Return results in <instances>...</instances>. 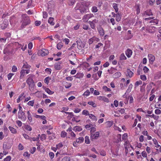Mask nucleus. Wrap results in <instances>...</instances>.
<instances>
[{
	"mask_svg": "<svg viewBox=\"0 0 161 161\" xmlns=\"http://www.w3.org/2000/svg\"><path fill=\"white\" fill-rule=\"evenodd\" d=\"M23 68L25 69H30L31 67V66L29 65L27 62L24 64L23 66Z\"/></svg>",
	"mask_w": 161,
	"mask_h": 161,
	"instance_id": "a19ab883",
	"label": "nucleus"
},
{
	"mask_svg": "<svg viewBox=\"0 0 161 161\" xmlns=\"http://www.w3.org/2000/svg\"><path fill=\"white\" fill-rule=\"evenodd\" d=\"M40 137L41 140L43 141L46 139L47 136L45 134H42L41 136H40Z\"/></svg>",
	"mask_w": 161,
	"mask_h": 161,
	"instance_id": "4c0bfd02",
	"label": "nucleus"
},
{
	"mask_svg": "<svg viewBox=\"0 0 161 161\" xmlns=\"http://www.w3.org/2000/svg\"><path fill=\"white\" fill-rule=\"evenodd\" d=\"M84 74L83 73H78L75 75L74 76L76 78L80 79L83 77Z\"/></svg>",
	"mask_w": 161,
	"mask_h": 161,
	"instance_id": "aec40b11",
	"label": "nucleus"
},
{
	"mask_svg": "<svg viewBox=\"0 0 161 161\" xmlns=\"http://www.w3.org/2000/svg\"><path fill=\"white\" fill-rule=\"evenodd\" d=\"M113 7L115 9L116 12H117L118 11V5L117 3H114L113 4Z\"/></svg>",
	"mask_w": 161,
	"mask_h": 161,
	"instance_id": "473e14b6",
	"label": "nucleus"
},
{
	"mask_svg": "<svg viewBox=\"0 0 161 161\" xmlns=\"http://www.w3.org/2000/svg\"><path fill=\"white\" fill-rule=\"evenodd\" d=\"M89 116L90 119L93 121H96L97 120V118L93 114H90Z\"/></svg>",
	"mask_w": 161,
	"mask_h": 161,
	"instance_id": "b1692460",
	"label": "nucleus"
},
{
	"mask_svg": "<svg viewBox=\"0 0 161 161\" xmlns=\"http://www.w3.org/2000/svg\"><path fill=\"white\" fill-rule=\"evenodd\" d=\"M86 7H88L90 6L92 3L90 1H84L82 3Z\"/></svg>",
	"mask_w": 161,
	"mask_h": 161,
	"instance_id": "4be33fe9",
	"label": "nucleus"
},
{
	"mask_svg": "<svg viewBox=\"0 0 161 161\" xmlns=\"http://www.w3.org/2000/svg\"><path fill=\"white\" fill-rule=\"evenodd\" d=\"M63 46V45L62 42H59L57 45V47L58 50L61 49Z\"/></svg>",
	"mask_w": 161,
	"mask_h": 161,
	"instance_id": "ea45409f",
	"label": "nucleus"
},
{
	"mask_svg": "<svg viewBox=\"0 0 161 161\" xmlns=\"http://www.w3.org/2000/svg\"><path fill=\"white\" fill-rule=\"evenodd\" d=\"M85 143L86 144H89L90 143V141L89 138V137L86 136L85 137Z\"/></svg>",
	"mask_w": 161,
	"mask_h": 161,
	"instance_id": "e433bc0d",
	"label": "nucleus"
},
{
	"mask_svg": "<svg viewBox=\"0 0 161 161\" xmlns=\"http://www.w3.org/2000/svg\"><path fill=\"white\" fill-rule=\"evenodd\" d=\"M35 117L36 118H40L42 119H46V117L44 115H36Z\"/></svg>",
	"mask_w": 161,
	"mask_h": 161,
	"instance_id": "72a5a7b5",
	"label": "nucleus"
},
{
	"mask_svg": "<svg viewBox=\"0 0 161 161\" xmlns=\"http://www.w3.org/2000/svg\"><path fill=\"white\" fill-rule=\"evenodd\" d=\"M107 125L108 127H110L113 124V122L112 121H108L106 122Z\"/></svg>",
	"mask_w": 161,
	"mask_h": 161,
	"instance_id": "8fccbe9b",
	"label": "nucleus"
},
{
	"mask_svg": "<svg viewBox=\"0 0 161 161\" xmlns=\"http://www.w3.org/2000/svg\"><path fill=\"white\" fill-rule=\"evenodd\" d=\"M70 158L69 157L66 156L64 157L61 161H70Z\"/></svg>",
	"mask_w": 161,
	"mask_h": 161,
	"instance_id": "37998d69",
	"label": "nucleus"
},
{
	"mask_svg": "<svg viewBox=\"0 0 161 161\" xmlns=\"http://www.w3.org/2000/svg\"><path fill=\"white\" fill-rule=\"evenodd\" d=\"M54 18L52 17H50L48 20V23L51 25H54V23L53 22Z\"/></svg>",
	"mask_w": 161,
	"mask_h": 161,
	"instance_id": "5701e85b",
	"label": "nucleus"
},
{
	"mask_svg": "<svg viewBox=\"0 0 161 161\" xmlns=\"http://www.w3.org/2000/svg\"><path fill=\"white\" fill-rule=\"evenodd\" d=\"M16 123L19 127H21L22 125V123L20 120H17L16 121Z\"/></svg>",
	"mask_w": 161,
	"mask_h": 161,
	"instance_id": "338daca9",
	"label": "nucleus"
},
{
	"mask_svg": "<svg viewBox=\"0 0 161 161\" xmlns=\"http://www.w3.org/2000/svg\"><path fill=\"white\" fill-rule=\"evenodd\" d=\"M135 8L137 11V14H138L140 12V9L139 8V6L138 5H136L135 6Z\"/></svg>",
	"mask_w": 161,
	"mask_h": 161,
	"instance_id": "13d9d810",
	"label": "nucleus"
},
{
	"mask_svg": "<svg viewBox=\"0 0 161 161\" xmlns=\"http://www.w3.org/2000/svg\"><path fill=\"white\" fill-rule=\"evenodd\" d=\"M94 17L92 14H89L85 15L82 18V20L83 22H87L89 19Z\"/></svg>",
	"mask_w": 161,
	"mask_h": 161,
	"instance_id": "423d86ee",
	"label": "nucleus"
},
{
	"mask_svg": "<svg viewBox=\"0 0 161 161\" xmlns=\"http://www.w3.org/2000/svg\"><path fill=\"white\" fill-rule=\"evenodd\" d=\"M100 40L99 38L94 36L92 38L89 39L88 41V42L89 45L91 44L94 42H97L99 41Z\"/></svg>",
	"mask_w": 161,
	"mask_h": 161,
	"instance_id": "6e6552de",
	"label": "nucleus"
},
{
	"mask_svg": "<svg viewBox=\"0 0 161 161\" xmlns=\"http://www.w3.org/2000/svg\"><path fill=\"white\" fill-rule=\"evenodd\" d=\"M40 137V134H39L37 137H33L31 138V139H32V140L33 141H38L39 140Z\"/></svg>",
	"mask_w": 161,
	"mask_h": 161,
	"instance_id": "603ef678",
	"label": "nucleus"
},
{
	"mask_svg": "<svg viewBox=\"0 0 161 161\" xmlns=\"http://www.w3.org/2000/svg\"><path fill=\"white\" fill-rule=\"evenodd\" d=\"M127 137V134L126 133L124 134L122 136V140L123 141H125L124 144V146L125 148V151L126 154H127L128 152V148H129L130 147H131V145L129 142L126 141Z\"/></svg>",
	"mask_w": 161,
	"mask_h": 161,
	"instance_id": "7ed1b4c3",
	"label": "nucleus"
},
{
	"mask_svg": "<svg viewBox=\"0 0 161 161\" xmlns=\"http://www.w3.org/2000/svg\"><path fill=\"white\" fill-rule=\"evenodd\" d=\"M27 117L28 119V120H29L30 122H31L32 121V117L31 114L29 111H28L27 112Z\"/></svg>",
	"mask_w": 161,
	"mask_h": 161,
	"instance_id": "393cba45",
	"label": "nucleus"
},
{
	"mask_svg": "<svg viewBox=\"0 0 161 161\" xmlns=\"http://www.w3.org/2000/svg\"><path fill=\"white\" fill-rule=\"evenodd\" d=\"M148 56L149 57V62H152V63L155 60V57L152 54H149Z\"/></svg>",
	"mask_w": 161,
	"mask_h": 161,
	"instance_id": "4468645a",
	"label": "nucleus"
},
{
	"mask_svg": "<svg viewBox=\"0 0 161 161\" xmlns=\"http://www.w3.org/2000/svg\"><path fill=\"white\" fill-rule=\"evenodd\" d=\"M23 97V94H21L20 95L18 98L17 99V103H19L20 101L22 100V97Z\"/></svg>",
	"mask_w": 161,
	"mask_h": 161,
	"instance_id": "680f3d73",
	"label": "nucleus"
},
{
	"mask_svg": "<svg viewBox=\"0 0 161 161\" xmlns=\"http://www.w3.org/2000/svg\"><path fill=\"white\" fill-rule=\"evenodd\" d=\"M11 157L10 156H7L6 158H4V161H10L11 159Z\"/></svg>",
	"mask_w": 161,
	"mask_h": 161,
	"instance_id": "774afa93",
	"label": "nucleus"
},
{
	"mask_svg": "<svg viewBox=\"0 0 161 161\" xmlns=\"http://www.w3.org/2000/svg\"><path fill=\"white\" fill-rule=\"evenodd\" d=\"M25 69H22L20 72V75L19 76V79H22L25 75Z\"/></svg>",
	"mask_w": 161,
	"mask_h": 161,
	"instance_id": "bb28decb",
	"label": "nucleus"
},
{
	"mask_svg": "<svg viewBox=\"0 0 161 161\" xmlns=\"http://www.w3.org/2000/svg\"><path fill=\"white\" fill-rule=\"evenodd\" d=\"M125 54L128 58H130L131 55V50L130 49H128L125 52Z\"/></svg>",
	"mask_w": 161,
	"mask_h": 161,
	"instance_id": "7c9ffc66",
	"label": "nucleus"
},
{
	"mask_svg": "<svg viewBox=\"0 0 161 161\" xmlns=\"http://www.w3.org/2000/svg\"><path fill=\"white\" fill-rule=\"evenodd\" d=\"M45 91L49 95H52L54 93L53 92L51 91L48 88H46L45 89Z\"/></svg>",
	"mask_w": 161,
	"mask_h": 161,
	"instance_id": "c9c22d12",
	"label": "nucleus"
},
{
	"mask_svg": "<svg viewBox=\"0 0 161 161\" xmlns=\"http://www.w3.org/2000/svg\"><path fill=\"white\" fill-rule=\"evenodd\" d=\"M21 22L22 23V24L20 28L21 29H22L25 28L27 25H30L31 21L30 17L26 14H25L22 15Z\"/></svg>",
	"mask_w": 161,
	"mask_h": 161,
	"instance_id": "f257e3e1",
	"label": "nucleus"
},
{
	"mask_svg": "<svg viewBox=\"0 0 161 161\" xmlns=\"http://www.w3.org/2000/svg\"><path fill=\"white\" fill-rule=\"evenodd\" d=\"M98 32L100 36H103L104 35V30L102 27L99 28L98 29Z\"/></svg>",
	"mask_w": 161,
	"mask_h": 161,
	"instance_id": "a211bd4d",
	"label": "nucleus"
},
{
	"mask_svg": "<svg viewBox=\"0 0 161 161\" xmlns=\"http://www.w3.org/2000/svg\"><path fill=\"white\" fill-rule=\"evenodd\" d=\"M117 71V69L114 68H111L110 69L108 70V71L110 74H112L116 72Z\"/></svg>",
	"mask_w": 161,
	"mask_h": 161,
	"instance_id": "6ab92c4d",
	"label": "nucleus"
},
{
	"mask_svg": "<svg viewBox=\"0 0 161 161\" xmlns=\"http://www.w3.org/2000/svg\"><path fill=\"white\" fill-rule=\"evenodd\" d=\"M99 135V133L98 131L96 132L95 133H92L91 138V139H96L98 137Z\"/></svg>",
	"mask_w": 161,
	"mask_h": 161,
	"instance_id": "9b49d317",
	"label": "nucleus"
},
{
	"mask_svg": "<svg viewBox=\"0 0 161 161\" xmlns=\"http://www.w3.org/2000/svg\"><path fill=\"white\" fill-rule=\"evenodd\" d=\"M67 135V133L64 131H62L61 134V136L62 137H64Z\"/></svg>",
	"mask_w": 161,
	"mask_h": 161,
	"instance_id": "bf43d9fd",
	"label": "nucleus"
},
{
	"mask_svg": "<svg viewBox=\"0 0 161 161\" xmlns=\"http://www.w3.org/2000/svg\"><path fill=\"white\" fill-rule=\"evenodd\" d=\"M18 117L19 119L23 121H25L26 119V118L24 112L22 113H21V114H18Z\"/></svg>",
	"mask_w": 161,
	"mask_h": 161,
	"instance_id": "f8f14e48",
	"label": "nucleus"
},
{
	"mask_svg": "<svg viewBox=\"0 0 161 161\" xmlns=\"http://www.w3.org/2000/svg\"><path fill=\"white\" fill-rule=\"evenodd\" d=\"M131 91V89H130L129 88L128 89L125 93V95L126 96V97H128L129 100V103H131V97L129 95L128 96V95L129 93Z\"/></svg>",
	"mask_w": 161,
	"mask_h": 161,
	"instance_id": "f3484780",
	"label": "nucleus"
},
{
	"mask_svg": "<svg viewBox=\"0 0 161 161\" xmlns=\"http://www.w3.org/2000/svg\"><path fill=\"white\" fill-rule=\"evenodd\" d=\"M49 155L51 159H52L54 156V154L53 152H50L49 153Z\"/></svg>",
	"mask_w": 161,
	"mask_h": 161,
	"instance_id": "69168bd1",
	"label": "nucleus"
},
{
	"mask_svg": "<svg viewBox=\"0 0 161 161\" xmlns=\"http://www.w3.org/2000/svg\"><path fill=\"white\" fill-rule=\"evenodd\" d=\"M103 89L105 91L110 92L111 91V90L110 88H108L106 86H103Z\"/></svg>",
	"mask_w": 161,
	"mask_h": 161,
	"instance_id": "864d4df0",
	"label": "nucleus"
},
{
	"mask_svg": "<svg viewBox=\"0 0 161 161\" xmlns=\"http://www.w3.org/2000/svg\"><path fill=\"white\" fill-rule=\"evenodd\" d=\"M25 129L28 131H31L32 130L31 127L29 125H26L25 127Z\"/></svg>",
	"mask_w": 161,
	"mask_h": 161,
	"instance_id": "49530a36",
	"label": "nucleus"
},
{
	"mask_svg": "<svg viewBox=\"0 0 161 161\" xmlns=\"http://www.w3.org/2000/svg\"><path fill=\"white\" fill-rule=\"evenodd\" d=\"M85 6L82 3H78L76 7L75 8L76 10H78L80 12L83 14L86 12V9Z\"/></svg>",
	"mask_w": 161,
	"mask_h": 161,
	"instance_id": "20e7f679",
	"label": "nucleus"
},
{
	"mask_svg": "<svg viewBox=\"0 0 161 161\" xmlns=\"http://www.w3.org/2000/svg\"><path fill=\"white\" fill-rule=\"evenodd\" d=\"M77 47L80 50H82L84 47V44L80 40H78L76 41Z\"/></svg>",
	"mask_w": 161,
	"mask_h": 161,
	"instance_id": "1a4fd4ad",
	"label": "nucleus"
},
{
	"mask_svg": "<svg viewBox=\"0 0 161 161\" xmlns=\"http://www.w3.org/2000/svg\"><path fill=\"white\" fill-rule=\"evenodd\" d=\"M144 15L148 16L152 15L153 13L151 10H148L146 11L144 13Z\"/></svg>",
	"mask_w": 161,
	"mask_h": 161,
	"instance_id": "cd10ccee",
	"label": "nucleus"
},
{
	"mask_svg": "<svg viewBox=\"0 0 161 161\" xmlns=\"http://www.w3.org/2000/svg\"><path fill=\"white\" fill-rule=\"evenodd\" d=\"M38 53L41 56H44L47 55L48 53V51L46 49H42L39 51Z\"/></svg>",
	"mask_w": 161,
	"mask_h": 161,
	"instance_id": "0eeeda50",
	"label": "nucleus"
},
{
	"mask_svg": "<svg viewBox=\"0 0 161 161\" xmlns=\"http://www.w3.org/2000/svg\"><path fill=\"white\" fill-rule=\"evenodd\" d=\"M63 146V145L61 142L59 143L56 146V147L57 148V149H59L61 148Z\"/></svg>",
	"mask_w": 161,
	"mask_h": 161,
	"instance_id": "a18cd8bd",
	"label": "nucleus"
},
{
	"mask_svg": "<svg viewBox=\"0 0 161 161\" xmlns=\"http://www.w3.org/2000/svg\"><path fill=\"white\" fill-rule=\"evenodd\" d=\"M75 131H80L82 129L80 126H75L73 127V129Z\"/></svg>",
	"mask_w": 161,
	"mask_h": 161,
	"instance_id": "dca6fc26",
	"label": "nucleus"
},
{
	"mask_svg": "<svg viewBox=\"0 0 161 161\" xmlns=\"http://www.w3.org/2000/svg\"><path fill=\"white\" fill-rule=\"evenodd\" d=\"M9 129L10 130L11 132L13 134H16L17 133V130L15 129L11 126L8 127Z\"/></svg>",
	"mask_w": 161,
	"mask_h": 161,
	"instance_id": "a878e982",
	"label": "nucleus"
},
{
	"mask_svg": "<svg viewBox=\"0 0 161 161\" xmlns=\"http://www.w3.org/2000/svg\"><path fill=\"white\" fill-rule=\"evenodd\" d=\"M82 114L85 115H89L90 114H89V111L87 110H84L82 111Z\"/></svg>",
	"mask_w": 161,
	"mask_h": 161,
	"instance_id": "c03bdc74",
	"label": "nucleus"
},
{
	"mask_svg": "<svg viewBox=\"0 0 161 161\" xmlns=\"http://www.w3.org/2000/svg\"><path fill=\"white\" fill-rule=\"evenodd\" d=\"M75 3V0H69L68 4L69 6H72Z\"/></svg>",
	"mask_w": 161,
	"mask_h": 161,
	"instance_id": "79ce46f5",
	"label": "nucleus"
},
{
	"mask_svg": "<svg viewBox=\"0 0 161 161\" xmlns=\"http://www.w3.org/2000/svg\"><path fill=\"white\" fill-rule=\"evenodd\" d=\"M90 94V92H89V91L87 90L84 92V93L83 94V95L84 96H86V97H87Z\"/></svg>",
	"mask_w": 161,
	"mask_h": 161,
	"instance_id": "4d7b16f0",
	"label": "nucleus"
},
{
	"mask_svg": "<svg viewBox=\"0 0 161 161\" xmlns=\"http://www.w3.org/2000/svg\"><path fill=\"white\" fill-rule=\"evenodd\" d=\"M8 25V21L7 20H4L3 23L0 25L1 28L2 30L5 29L7 27Z\"/></svg>",
	"mask_w": 161,
	"mask_h": 161,
	"instance_id": "9d476101",
	"label": "nucleus"
},
{
	"mask_svg": "<svg viewBox=\"0 0 161 161\" xmlns=\"http://www.w3.org/2000/svg\"><path fill=\"white\" fill-rule=\"evenodd\" d=\"M51 79V78L49 77H47L45 78L44 81L45 83L47 84H48L49 83V81Z\"/></svg>",
	"mask_w": 161,
	"mask_h": 161,
	"instance_id": "de8ad7c7",
	"label": "nucleus"
},
{
	"mask_svg": "<svg viewBox=\"0 0 161 161\" xmlns=\"http://www.w3.org/2000/svg\"><path fill=\"white\" fill-rule=\"evenodd\" d=\"M82 28L85 30H89L90 31L91 30V28H89V25H87L83 24Z\"/></svg>",
	"mask_w": 161,
	"mask_h": 161,
	"instance_id": "58836bf2",
	"label": "nucleus"
},
{
	"mask_svg": "<svg viewBox=\"0 0 161 161\" xmlns=\"http://www.w3.org/2000/svg\"><path fill=\"white\" fill-rule=\"evenodd\" d=\"M88 104L90 105H92L93 107H96V104L93 102H89Z\"/></svg>",
	"mask_w": 161,
	"mask_h": 161,
	"instance_id": "09e8293b",
	"label": "nucleus"
},
{
	"mask_svg": "<svg viewBox=\"0 0 161 161\" xmlns=\"http://www.w3.org/2000/svg\"><path fill=\"white\" fill-rule=\"evenodd\" d=\"M54 68L56 70L60 69H61V63L59 62L56 63L54 64Z\"/></svg>",
	"mask_w": 161,
	"mask_h": 161,
	"instance_id": "ddd939ff",
	"label": "nucleus"
},
{
	"mask_svg": "<svg viewBox=\"0 0 161 161\" xmlns=\"http://www.w3.org/2000/svg\"><path fill=\"white\" fill-rule=\"evenodd\" d=\"M34 100H32L29 101L28 103L27 104L28 105L31 106H33L34 105Z\"/></svg>",
	"mask_w": 161,
	"mask_h": 161,
	"instance_id": "e2e57ef3",
	"label": "nucleus"
},
{
	"mask_svg": "<svg viewBox=\"0 0 161 161\" xmlns=\"http://www.w3.org/2000/svg\"><path fill=\"white\" fill-rule=\"evenodd\" d=\"M71 136L72 137L73 139L75 138L76 137V135L72 131L69 133Z\"/></svg>",
	"mask_w": 161,
	"mask_h": 161,
	"instance_id": "052dcab7",
	"label": "nucleus"
},
{
	"mask_svg": "<svg viewBox=\"0 0 161 161\" xmlns=\"http://www.w3.org/2000/svg\"><path fill=\"white\" fill-rule=\"evenodd\" d=\"M125 110L123 108H118L117 109V110L114 111L115 113H118L119 112L121 114H123L125 113Z\"/></svg>",
	"mask_w": 161,
	"mask_h": 161,
	"instance_id": "412c9836",
	"label": "nucleus"
},
{
	"mask_svg": "<svg viewBox=\"0 0 161 161\" xmlns=\"http://www.w3.org/2000/svg\"><path fill=\"white\" fill-rule=\"evenodd\" d=\"M116 16V20L118 22L120 21L121 17L120 14L119 13H117V14Z\"/></svg>",
	"mask_w": 161,
	"mask_h": 161,
	"instance_id": "2f4dec72",
	"label": "nucleus"
},
{
	"mask_svg": "<svg viewBox=\"0 0 161 161\" xmlns=\"http://www.w3.org/2000/svg\"><path fill=\"white\" fill-rule=\"evenodd\" d=\"M84 138L83 137H80L76 140V142L78 143H81L83 142Z\"/></svg>",
	"mask_w": 161,
	"mask_h": 161,
	"instance_id": "c756f323",
	"label": "nucleus"
},
{
	"mask_svg": "<svg viewBox=\"0 0 161 161\" xmlns=\"http://www.w3.org/2000/svg\"><path fill=\"white\" fill-rule=\"evenodd\" d=\"M91 11L92 13H95L98 12V9L96 6H93L91 8Z\"/></svg>",
	"mask_w": 161,
	"mask_h": 161,
	"instance_id": "f704fd0d",
	"label": "nucleus"
},
{
	"mask_svg": "<svg viewBox=\"0 0 161 161\" xmlns=\"http://www.w3.org/2000/svg\"><path fill=\"white\" fill-rule=\"evenodd\" d=\"M98 22V20L97 19H95L92 21H89L88 23L92 29L93 30H95L96 24Z\"/></svg>",
	"mask_w": 161,
	"mask_h": 161,
	"instance_id": "39448f33",
	"label": "nucleus"
},
{
	"mask_svg": "<svg viewBox=\"0 0 161 161\" xmlns=\"http://www.w3.org/2000/svg\"><path fill=\"white\" fill-rule=\"evenodd\" d=\"M71 86V83L66 82L64 85V87L66 88H69Z\"/></svg>",
	"mask_w": 161,
	"mask_h": 161,
	"instance_id": "3c124183",
	"label": "nucleus"
},
{
	"mask_svg": "<svg viewBox=\"0 0 161 161\" xmlns=\"http://www.w3.org/2000/svg\"><path fill=\"white\" fill-rule=\"evenodd\" d=\"M121 75V73L119 72H116L113 75L114 78L116 79L119 77Z\"/></svg>",
	"mask_w": 161,
	"mask_h": 161,
	"instance_id": "2eb2a0df",
	"label": "nucleus"
},
{
	"mask_svg": "<svg viewBox=\"0 0 161 161\" xmlns=\"http://www.w3.org/2000/svg\"><path fill=\"white\" fill-rule=\"evenodd\" d=\"M17 70V67L16 66L13 65L12 66V71L13 72H16Z\"/></svg>",
	"mask_w": 161,
	"mask_h": 161,
	"instance_id": "0e129e2a",
	"label": "nucleus"
},
{
	"mask_svg": "<svg viewBox=\"0 0 161 161\" xmlns=\"http://www.w3.org/2000/svg\"><path fill=\"white\" fill-rule=\"evenodd\" d=\"M119 58L121 60L126 59V57L124 53H122L121 54Z\"/></svg>",
	"mask_w": 161,
	"mask_h": 161,
	"instance_id": "5fc2aeb1",
	"label": "nucleus"
},
{
	"mask_svg": "<svg viewBox=\"0 0 161 161\" xmlns=\"http://www.w3.org/2000/svg\"><path fill=\"white\" fill-rule=\"evenodd\" d=\"M100 100L103 101L104 102L106 103H108L109 102V100L108 99L104 97H100Z\"/></svg>",
	"mask_w": 161,
	"mask_h": 161,
	"instance_id": "c85d7f7f",
	"label": "nucleus"
},
{
	"mask_svg": "<svg viewBox=\"0 0 161 161\" xmlns=\"http://www.w3.org/2000/svg\"><path fill=\"white\" fill-rule=\"evenodd\" d=\"M100 155L103 156H104L106 155V152L104 150H101L99 152Z\"/></svg>",
	"mask_w": 161,
	"mask_h": 161,
	"instance_id": "6e6d98bb",
	"label": "nucleus"
},
{
	"mask_svg": "<svg viewBox=\"0 0 161 161\" xmlns=\"http://www.w3.org/2000/svg\"><path fill=\"white\" fill-rule=\"evenodd\" d=\"M34 77V75L31 74L28 75L27 76V78L26 82L28 85L30 89L31 88V89H33L34 88L35 85V81L33 80Z\"/></svg>",
	"mask_w": 161,
	"mask_h": 161,
	"instance_id": "f03ea898",
	"label": "nucleus"
}]
</instances>
